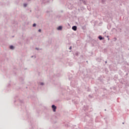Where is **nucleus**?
Masks as SVG:
<instances>
[{
    "mask_svg": "<svg viewBox=\"0 0 129 129\" xmlns=\"http://www.w3.org/2000/svg\"><path fill=\"white\" fill-rule=\"evenodd\" d=\"M57 30H62V26H59L57 28Z\"/></svg>",
    "mask_w": 129,
    "mask_h": 129,
    "instance_id": "4",
    "label": "nucleus"
},
{
    "mask_svg": "<svg viewBox=\"0 0 129 129\" xmlns=\"http://www.w3.org/2000/svg\"><path fill=\"white\" fill-rule=\"evenodd\" d=\"M33 27H36V24H34L33 25Z\"/></svg>",
    "mask_w": 129,
    "mask_h": 129,
    "instance_id": "6",
    "label": "nucleus"
},
{
    "mask_svg": "<svg viewBox=\"0 0 129 129\" xmlns=\"http://www.w3.org/2000/svg\"><path fill=\"white\" fill-rule=\"evenodd\" d=\"M72 29H73V30H74V31H76V30H77V27H76V26H73V27H72Z\"/></svg>",
    "mask_w": 129,
    "mask_h": 129,
    "instance_id": "2",
    "label": "nucleus"
},
{
    "mask_svg": "<svg viewBox=\"0 0 129 129\" xmlns=\"http://www.w3.org/2000/svg\"><path fill=\"white\" fill-rule=\"evenodd\" d=\"M14 46L13 45H11L10 46V48L11 49V50H14Z\"/></svg>",
    "mask_w": 129,
    "mask_h": 129,
    "instance_id": "3",
    "label": "nucleus"
},
{
    "mask_svg": "<svg viewBox=\"0 0 129 129\" xmlns=\"http://www.w3.org/2000/svg\"><path fill=\"white\" fill-rule=\"evenodd\" d=\"M71 49H72V47L71 46V47H70V50H71Z\"/></svg>",
    "mask_w": 129,
    "mask_h": 129,
    "instance_id": "8",
    "label": "nucleus"
},
{
    "mask_svg": "<svg viewBox=\"0 0 129 129\" xmlns=\"http://www.w3.org/2000/svg\"><path fill=\"white\" fill-rule=\"evenodd\" d=\"M41 85H43V83H41Z\"/></svg>",
    "mask_w": 129,
    "mask_h": 129,
    "instance_id": "10",
    "label": "nucleus"
},
{
    "mask_svg": "<svg viewBox=\"0 0 129 129\" xmlns=\"http://www.w3.org/2000/svg\"><path fill=\"white\" fill-rule=\"evenodd\" d=\"M38 31H39V32H41V29H39V30H38Z\"/></svg>",
    "mask_w": 129,
    "mask_h": 129,
    "instance_id": "9",
    "label": "nucleus"
},
{
    "mask_svg": "<svg viewBox=\"0 0 129 129\" xmlns=\"http://www.w3.org/2000/svg\"><path fill=\"white\" fill-rule=\"evenodd\" d=\"M99 39H100V40H102V37L101 36H99Z\"/></svg>",
    "mask_w": 129,
    "mask_h": 129,
    "instance_id": "5",
    "label": "nucleus"
},
{
    "mask_svg": "<svg viewBox=\"0 0 129 129\" xmlns=\"http://www.w3.org/2000/svg\"><path fill=\"white\" fill-rule=\"evenodd\" d=\"M24 6L25 7H27V4H24Z\"/></svg>",
    "mask_w": 129,
    "mask_h": 129,
    "instance_id": "7",
    "label": "nucleus"
},
{
    "mask_svg": "<svg viewBox=\"0 0 129 129\" xmlns=\"http://www.w3.org/2000/svg\"><path fill=\"white\" fill-rule=\"evenodd\" d=\"M52 109H53V111L54 112H55V111H56V108H57V107H56L55 105H52Z\"/></svg>",
    "mask_w": 129,
    "mask_h": 129,
    "instance_id": "1",
    "label": "nucleus"
}]
</instances>
